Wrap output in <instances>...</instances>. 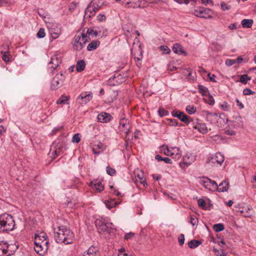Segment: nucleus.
<instances>
[{
	"label": "nucleus",
	"instance_id": "f257e3e1",
	"mask_svg": "<svg viewBox=\"0 0 256 256\" xmlns=\"http://www.w3.org/2000/svg\"><path fill=\"white\" fill-rule=\"evenodd\" d=\"M54 238L58 243L66 244H72L74 238L73 232L65 226H60L54 232Z\"/></svg>",
	"mask_w": 256,
	"mask_h": 256
},
{
	"label": "nucleus",
	"instance_id": "f03ea898",
	"mask_svg": "<svg viewBox=\"0 0 256 256\" xmlns=\"http://www.w3.org/2000/svg\"><path fill=\"white\" fill-rule=\"evenodd\" d=\"M95 224L98 233L106 236L108 234L110 236L114 232V230L112 222H108L107 218H101L96 219L95 221Z\"/></svg>",
	"mask_w": 256,
	"mask_h": 256
},
{
	"label": "nucleus",
	"instance_id": "7ed1b4c3",
	"mask_svg": "<svg viewBox=\"0 0 256 256\" xmlns=\"http://www.w3.org/2000/svg\"><path fill=\"white\" fill-rule=\"evenodd\" d=\"M15 226V222L12 216L4 214L0 216V232L12 230Z\"/></svg>",
	"mask_w": 256,
	"mask_h": 256
},
{
	"label": "nucleus",
	"instance_id": "20e7f679",
	"mask_svg": "<svg viewBox=\"0 0 256 256\" xmlns=\"http://www.w3.org/2000/svg\"><path fill=\"white\" fill-rule=\"evenodd\" d=\"M86 36L84 35V32H82L79 35H76L73 38V48L77 50L80 51L85 46L86 42H88Z\"/></svg>",
	"mask_w": 256,
	"mask_h": 256
},
{
	"label": "nucleus",
	"instance_id": "39448f33",
	"mask_svg": "<svg viewBox=\"0 0 256 256\" xmlns=\"http://www.w3.org/2000/svg\"><path fill=\"white\" fill-rule=\"evenodd\" d=\"M64 146V142L60 140H56L54 142L50 149V157L54 159L58 156L61 155L63 152Z\"/></svg>",
	"mask_w": 256,
	"mask_h": 256
},
{
	"label": "nucleus",
	"instance_id": "423d86ee",
	"mask_svg": "<svg viewBox=\"0 0 256 256\" xmlns=\"http://www.w3.org/2000/svg\"><path fill=\"white\" fill-rule=\"evenodd\" d=\"M64 74V72H60L53 78L50 84L52 90H56L63 85L66 78Z\"/></svg>",
	"mask_w": 256,
	"mask_h": 256
},
{
	"label": "nucleus",
	"instance_id": "0eeeda50",
	"mask_svg": "<svg viewBox=\"0 0 256 256\" xmlns=\"http://www.w3.org/2000/svg\"><path fill=\"white\" fill-rule=\"evenodd\" d=\"M224 160V156L220 152H216L214 156L208 158L207 164L212 166H220Z\"/></svg>",
	"mask_w": 256,
	"mask_h": 256
},
{
	"label": "nucleus",
	"instance_id": "6e6552de",
	"mask_svg": "<svg viewBox=\"0 0 256 256\" xmlns=\"http://www.w3.org/2000/svg\"><path fill=\"white\" fill-rule=\"evenodd\" d=\"M200 184L202 185L205 188L210 191L216 190L218 188V184L216 182L210 179L203 177L199 180Z\"/></svg>",
	"mask_w": 256,
	"mask_h": 256
},
{
	"label": "nucleus",
	"instance_id": "1a4fd4ad",
	"mask_svg": "<svg viewBox=\"0 0 256 256\" xmlns=\"http://www.w3.org/2000/svg\"><path fill=\"white\" fill-rule=\"evenodd\" d=\"M34 244V249L36 252L40 255H43L47 251L48 248V242H42L39 238L36 239Z\"/></svg>",
	"mask_w": 256,
	"mask_h": 256
},
{
	"label": "nucleus",
	"instance_id": "9d476101",
	"mask_svg": "<svg viewBox=\"0 0 256 256\" xmlns=\"http://www.w3.org/2000/svg\"><path fill=\"white\" fill-rule=\"evenodd\" d=\"M104 4L102 0H92L88 6L86 11L93 15Z\"/></svg>",
	"mask_w": 256,
	"mask_h": 256
},
{
	"label": "nucleus",
	"instance_id": "9b49d317",
	"mask_svg": "<svg viewBox=\"0 0 256 256\" xmlns=\"http://www.w3.org/2000/svg\"><path fill=\"white\" fill-rule=\"evenodd\" d=\"M48 28L51 37L54 40L58 38L62 34L61 28L56 24L50 23Z\"/></svg>",
	"mask_w": 256,
	"mask_h": 256
},
{
	"label": "nucleus",
	"instance_id": "f8f14e48",
	"mask_svg": "<svg viewBox=\"0 0 256 256\" xmlns=\"http://www.w3.org/2000/svg\"><path fill=\"white\" fill-rule=\"evenodd\" d=\"M61 56L60 54H54L51 58L50 62L48 64V69L50 72L52 74L54 70L61 63Z\"/></svg>",
	"mask_w": 256,
	"mask_h": 256
},
{
	"label": "nucleus",
	"instance_id": "ddd939ff",
	"mask_svg": "<svg viewBox=\"0 0 256 256\" xmlns=\"http://www.w3.org/2000/svg\"><path fill=\"white\" fill-rule=\"evenodd\" d=\"M134 174L135 178L133 179V181L136 185L140 183L145 188L148 186L144 172L142 170H136L134 171Z\"/></svg>",
	"mask_w": 256,
	"mask_h": 256
},
{
	"label": "nucleus",
	"instance_id": "4468645a",
	"mask_svg": "<svg viewBox=\"0 0 256 256\" xmlns=\"http://www.w3.org/2000/svg\"><path fill=\"white\" fill-rule=\"evenodd\" d=\"M225 116L224 114H220L219 116L214 112H208L206 115V118L208 122L212 124H215L218 122H220V120L224 119Z\"/></svg>",
	"mask_w": 256,
	"mask_h": 256
},
{
	"label": "nucleus",
	"instance_id": "2eb2a0df",
	"mask_svg": "<svg viewBox=\"0 0 256 256\" xmlns=\"http://www.w3.org/2000/svg\"><path fill=\"white\" fill-rule=\"evenodd\" d=\"M192 122V128L197 130L201 134H206L208 132V128L206 124L200 122L198 119H196L195 120H193Z\"/></svg>",
	"mask_w": 256,
	"mask_h": 256
},
{
	"label": "nucleus",
	"instance_id": "dca6fc26",
	"mask_svg": "<svg viewBox=\"0 0 256 256\" xmlns=\"http://www.w3.org/2000/svg\"><path fill=\"white\" fill-rule=\"evenodd\" d=\"M90 186L96 192H100L104 190V184L102 180H94L90 182Z\"/></svg>",
	"mask_w": 256,
	"mask_h": 256
},
{
	"label": "nucleus",
	"instance_id": "f3484780",
	"mask_svg": "<svg viewBox=\"0 0 256 256\" xmlns=\"http://www.w3.org/2000/svg\"><path fill=\"white\" fill-rule=\"evenodd\" d=\"M142 1V0H122V4L128 8H136L140 7Z\"/></svg>",
	"mask_w": 256,
	"mask_h": 256
},
{
	"label": "nucleus",
	"instance_id": "a211bd4d",
	"mask_svg": "<svg viewBox=\"0 0 256 256\" xmlns=\"http://www.w3.org/2000/svg\"><path fill=\"white\" fill-rule=\"evenodd\" d=\"M182 152L178 147L172 146L170 148V154L175 160H179L182 156Z\"/></svg>",
	"mask_w": 256,
	"mask_h": 256
},
{
	"label": "nucleus",
	"instance_id": "6ab92c4d",
	"mask_svg": "<svg viewBox=\"0 0 256 256\" xmlns=\"http://www.w3.org/2000/svg\"><path fill=\"white\" fill-rule=\"evenodd\" d=\"M6 256H10L12 254L18 249V247L16 245L13 244H8L5 242Z\"/></svg>",
	"mask_w": 256,
	"mask_h": 256
},
{
	"label": "nucleus",
	"instance_id": "aec40b11",
	"mask_svg": "<svg viewBox=\"0 0 256 256\" xmlns=\"http://www.w3.org/2000/svg\"><path fill=\"white\" fill-rule=\"evenodd\" d=\"M112 118L110 114L106 112H102L98 114L97 118L98 121L100 122H109Z\"/></svg>",
	"mask_w": 256,
	"mask_h": 256
},
{
	"label": "nucleus",
	"instance_id": "412c9836",
	"mask_svg": "<svg viewBox=\"0 0 256 256\" xmlns=\"http://www.w3.org/2000/svg\"><path fill=\"white\" fill-rule=\"evenodd\" d=\"M176 118H178L180 121L186 123V124H190L193 122L192 118L184 114L183 112H180L178 115L176 116Z\"/></svg>",
	"mask_w": 256,
	"mask_h": 256
},
{
	"label": "nucleus",
	"instance_id": "4be33fe9",
	"mask_svg": "<svg viewBox=\"0 0 256 256\" xmlns=\"http://www.w3.org/2000/svg\"><path fill=\"white\" fill-rule=\"evenodd\" d=\"M120 128L122 132L128 134L130 132L129 123L125 119L121 120L120 122Z\"/></svg>",
	"mask_w": 256,
	"mask_h": 256
},
{
	"label": "nucleus",
	"instance_id": "5701e85b",
	"mask_svg": "<svg viewBox=\"0 0 256 256\" xmlns=\"http://www.w3.org/2000/svg\"><path fill=\"white\" fill-rule=\"evenodd\" d=\"M79 98H80L82 100V102H80L82 104H86L92 100V96L90 94L84 92L81 94Z\"/></svg>",
	"mask_w": 256,
	"mask_h": 256
},
{
	"label": "nucleus",
	"instance_id": "b1692460",
	"mask_svg": "<svg viewBox=\"0 0 256 256\" xmlns=\"http://www.w3.org/2000/svg\"><path fill=\"white\" fill-rule=\"evenodd\" d=\"M172 50L175 54L180 55L182 54H184V55H186V52L184 50L182 46L178 44V43H175L173 45Z\"/></svg>",
	"mask_w": 256,
	"mask_h": 256
},
{
	"label": "nucleus",
	"instance_id": "393cba45",
	"mask_svg": "<svg viewBox=\"0 0 256 256\" xmlns=\"http://www.w3.org/2000/svg\"><path fill=\"white\" fill-rule=\"evenodd\" d=\"M84 32V35L86 36V38H88V40H90V38L96 37L98 36V32L94 31L92 29L87 28L85 32V30H84L82 32Z\"/></svg>",
	"mask_w": 256,
	"mask_h": 256
},
{
	"label": "nucleus",
	"instance_id": "a878e982",
	"mask_svg": "<svg viewBox=\"0 0 256 256\" xmlns=\"http://www.w3.org/2000/svg\"><path fill=\"white\" fill-rule=\"evenodd\" d=\"M39 238L40 242H48L47 239V235L44 232H40L38 234H35L34 238V243L36 242V239Z\"/></svg>",
	"mask_w": 256,
	"mask_h": 256
},
{
	"label": "nucleus",
	"instance_id": "bb28decb",
	"mask_svg": "<svg viewBox=\"0 0 256 256\" xmlns=\"http://www.w3.org/2000/svg\"><path fill=\"white\" fill-rule=\"evenodd\" d=\"M228 188V184L226 181H224L221 182L218 186V188L216 190L219 192H226Z\"/></svg>",
	"mask_w": 256,
	"mask_h": 256
},
{
	"label": "nucleus",
	"instance_id": "cd10ccee",
	"mask_svg": "<svg viewBox=\"0 0 256 256\" xmlns=\"http://www.w3.org/2000/svg\"><path fill=\"white\" fill-rule=\"evenodd\" d=\"M86 67V63L84 60H79L77 62L76 65V71L81 72L83 71Z\"/></svg>",
	"mask_w": 256,
	"mask_h": 256
},
{
	"label": "nucleus",
	"instance_id": "c85d7f7f",
	"mask_svg": "<svg viewBox=\"0 0 256 256\" xmlns=\"http://www.w3.org/2000/svg\"><path fill=\"white\" fill-rule=\"evenodd\" d=\"M100 42L98 40H93L87 46V50L92 51L96 50L99 46Z\"/></svg>",
	"mask_w": 256,
	"mask_h": 256
},
{
	"label": "nucleus",
	"instance_id": "c756f323",
	"mask_svg": "<svg viewBox=\"0 0 256 256\" xmlns=\"http://www.w3.org/2000/svg\"><path fill=\"white\" fill-rule=\"evenodd\" d=\"M210 10L208 8H204L199 7L195 9V15L197 16H200L202 14H206V12H210Z\"/></svg>",
	"mask_w": 256,
	"mask_h": 256
},
{
	"label": "nucleus",
	"instance_id": "7c9ffc66",
	"mask_svg": "<svg viewBox=\"0 0 256 256\" xmlns=\"http://www.w3.org/2000/svg\"><path fill=\"white\" fill-rule=\"evenodd\" d=\"M104 204L108 210H110L111 208L115 207L116 205L118 204L117 202L114 199H110L108 200H106L104 202Z\"/></svg>",
	"mask_w": 256,
	"mask_h": 256
},
{
	"label": "nucleus",
	"instance_id": "2f4dec72",
	"mask_svg": "<svg viewBox=\"0 0 256 256\" xmlns=\"http://www.w3.org/2000/svg\"><path fill=\"white\" fill-rule=\"evenodd\" d=\"M254 21L251 19H244L242 20L241 24L244 28H250L253 24Z\"/></svg>",
	"mask_w": 256,
	"mask_h": 256
},
{
	"label": "nucleus",
	"instance_id": "473e14b6",
	"mask_svg": "<svg viewBox=\"0 0 256 256\" xmlns=\"http://www.w3.org/2000/svg\"><path fill=\"white\" fill-rule=\"evenodd\" d=\"M202 244L201 242L195 240H192L188 242V246L190 248H196Z\"/></svg>",
	"mask_w": 256,
	"mask_h": 256
},
{
	"label": "nucleus",
	"instance_id": "72a5a7b5",
	"mask_svg": "<svg viewBox=\"0 0 256 256\" xmlns=\"http://www.w3.org/2000/svg\"><path fill=\"white\" fill-rule=\"evenodd\" d=\"M183 164L186 166H190L193 162L192 158H190V156H184L183 157Z\"/></svg>",
	"mask_w": 256,
	"mask_h": 256
},
{
	"label": "nucleus",
	"instance_id": "f704fd0d",
	"mask_svg": "<svg viewBox=\"0 0 256 256\" xmlns=\"http://www.w3.org/2000/svg\"><path fill=\"white\" fill-rule=\"evenodd\" d=\"M198 88L200 93L202 96L206 95L208 92V88L202 85L199 84L198 86Z\"/></svg>",
	"mask_w": 256,
	"mask_h": 256
},
{
	"label": "nucleus",
	"instance_id": "c9c22d12",
	"mask_svg": "<svg viewBox=\"0 0 256 256\" xmlns=\"http://www.w3.org/2000/svg\"><path fill=\"white\" fill-rule=\"evenodd\" d=\"M2 59L5 62H8L10 60V54L8 51L3 52L2 51Z\"/></svg>",
	"mask_w": 256,
	"mask_h": 256
},
{
	"label": "nucleus",
	"instance_id": "e433bc0d",
	"mask_svg": "<svg viewBox=\"0 0 256 256\" xmlns=\"http://www.w3.org/2000/svg\"><path fill=\"white\" fill-rule=\"evenodd\" d=\"M68 100V97L65 96H62L56 101V104H66Z\"/></svg>",
	"mask_w": 256,
	"mask_h": 256
},
{
	"label": "nucleus",
	"instance_id": "4c0bfd02",
	"mask_svg": "<svg viewBox=\"0 0 256 256\" xmlns=\"http://www.w3.org/2000/svg\"><path fill=\"white\" fill-rule=\"evenodd\" d=\"M160 151L167 156H169L170 154V148L165 144H163L160 148Z\"/></svg>",
	"mask_w": 256,
	"mask_h": 256
},
{
	"label": "nucleus",
	"instance_id": "58836bf2",
	"mask_svg": "<svg viewBox=\"0 0 256 256\" xmlns=\"http://www.w3.org/2000/svg\"><path fill=\"white\" fill-rule=\"evenodd\" d=\"M4 242L0 243V256H6V249Z\"/></svg>",
	"mask_w": 256,
	"mask_h": 256
},
{
	"label": "nucleus",
	"instance_id": "ea45409f",
	"mask_svg": "<svg viewBox=\"0 0 256 256\" xmlns=\"http://www.w3.org/2000/svg\"><path fill=\"white\" fill-rule=\"evenodd\" d=\"M251 78L248 77L247 74H242L240 76V82L244 84H246L248 80H250Z\"/></svg>",
	"mask_w": 256,
	"mask_h": 256
},
{
	"label": "nucleus",
	"instance_id": "a19ab883",
	"mask_svg": "<svg viewBox=\"0 0 256 256\" xmlns=\"http://www.w3.org/2000/svg\"><path fill=\"white\" fill-rule=\"evenodd\" d=\"M213 228L216 232H220L224 230V226L222 224H218L214 226Z\"/></svg>",
	"mask_w": 256,
	"mask_h": 256
},
{
	"label": "nucleus",
	"instance_id": "79ce46f5",
	"mask_svg": "<svg viewBox=\"0 0 256 256\" xmlns=\"http://www.w3.org/2000/svg\"><path fill=\"white\" fill-rule=\"evenodd\" d=\"M80 138H81V136L80 134H78V133L76 134L73 136L72 138V141L74 143L78 144L80 142Z\"/></svg>",
	"mask_w": 256,
	"mask_h": 256
},
{
	"label": "nucleus",
	"instance_id": "37998d69",
	"mask_svg": "<svg viewBox=\"0 0 256 256\" xmlns=\"http://www.w3.org/2000/svg\"><path fill=\"white\" fill-rule=\"evenodd\" d=\"M186 111L188 114H192L196 112V108L194 106L189 105L186 106Z\"/></svg>",
	"mask_w": 256,
	"mask_h": 256
},
{
	"label": "nucleus",
	"instance_id": "c03bdc74",
	"mask_svg": "<svg viewBox=\"0 0 256 256\" xmlns=\"http://www.w3.org/2000/svg\"><path fill=\"white\" fill-rule=\"evenodd\" d=\"M190 223L192 226H195L198 224V218L194 215H192L190 216Z\"/></svg>",
	"mask_w": 256,
	"mask_h": 256
},
{
	"label": "nucleus",
	"instance_id": "a18cd8bd",
	"mask_svg": "<svg viewBox=\"0 0 256 256\" xmlns=\"http://www.w3.org/2000/svg\"><path fill=\"white\" fill-rule=\"evenodd\" d=\"M159 48L164 54H168L170 52V50L166 46H161Z\"/></svg>",
	"mask_w": 256,
	"mask_h": 256
},
{
	"label": "nucleus",
	"instance_id": "49530a36",
	"mask_svg": "<svg viewBox=\"0 0 256 256\" xmlns=\"http://www.w3.org/2000/svg\"><path fill=\"white\" fill-rule=\"evenodd\" d=\"M221 108L224 111L230 110V105L226 102H224L220 104Z\"/></svg>",
	"mask_w": 256,
	"mask_h": 256
},
{
	"label": "nucleus",
	"instance_id": "de8ad7c7",
	"mask_svg": "<svg viewBox=\"0 0 256 256\" xmlns=\"http://www.w3.org/2000/svg\"><path fill=\"white\" fill-rule=\"evenodd\" d=\"M106 173L112 176L116 174V171L114 168L110 167V166H108L106 168Z\"/></svg>",
	"mask_w": 256,
	"mask_h": 256
},
{
	"label": "nucleus",
	"instance_id": "09e8293b",
	"mask_svg": "<svg viewBox=\"0 0 256 256\" xmlns=\"http://www.w3.org/2000/svg\"><path fill=\"white\" fill-rule=\"evenodd\" d=\"M36 35L40 38H44L46 36L44 29V28H40L38 31Z\"/></svg>",
	"mask_w": 256,
	"mask_h": 256
},
{
	"label": "nucleus",
	"instance_id": "8fccbe9b",
	"mask_svg": "<svg viewBox=\"0 0 256 256\" xmlns=\"http://www.w3.org/2000/svg\"><path fill=\"white\" fill-rule=\"evenodd\" d=\"M158 114L160 117L168 116V112L164 108H160L158 110Z\"/></svg>",
	"mask_w": 256,
	"mask_h": 256
},
{
	"label": "nucleus",
	"instance_id": "3c124183",
	"mask_svg": "<svg viewBox=\"0 0 256 256\" xmlns=\"http://www.w3.org/2000/svg\"><path fill=\"white\" fill-rule=\"evenodd\" d=\"M78 6V3L75 2H71L68 6V10L70 12H72L76 9Z\"/></svg>",
	"mask_w": 256,
	"mask_h": 256
},
{
	"label": "nucleus",
	"instance_id": "603ef678",
	"mask_svg": "<svg viewBox=\"0 0 256 256\" xmlns=\"http://www.w3.org/2000/svg\"><path fill=\"white\" fill-rule=\"evenodd\" d=\"M198 205L203 209H206V202L202 198H200L198 200Z\"/></svg>",
	"mask_w": 256,
	"mask_h": 256
},
{
	"label": "nucleus",
	"instance_id": "864d4df0",
	"mask_svg": "<svg viewBox=\"0 0 256 256\" xmlns=\"http://www.w3.org/2000/svg\"><path fill=\"white\" fill-rule=\"evenodd\" d=\"M255 94V92L252 90L250 88H244L243 90V94L245 96L252 95Z\"/></svg>",
	"mask_w": 256,
	"mask_h": 256
},
{
	"label": "nucleus",
	"instance_id": "5fc2aeb1",
	"mask_svg": "<svg viewBox=\"0 0 256 256\" xmlns=\"http://www.w3.org/2000/svg\"><path fill=\"white\" fill-rule=\"evenodd\" d=\"M184 236L183 234H180L178 238V243L180 246H182L184 242Z\"/></svg>",
	"mask_w": 256,
	"mask_h": 256
},
{
	"label": "nucleus",
	"instance_id": "6e6d98bb",
	"mask_svg": "<svg viewBox=\"0 0 256 256\" xmlns=\"http://www.w3.org/2000/svg\"><path fill=\"white\" fill-rule=\"evenodd\" d=\"M226 64L230 66L236 64L235 60L232 59H227L225 62Z\"/></svg>",
	"mask_w": 256,
	"mask_h": 256
},
{
	"label": "nucleus",
	"instance_id": "4d7b16f0",
	"mask_svg": "<svg viewBox=\"0 0 256 256\" xmlns=\"http://www.w3.org/2000/svg\"><path fill=\"white\" fill-rule=\"evenodd\" d=\"M221 8L224 10H228L230 8V6L222 2L221 3Z\"/></svg>",
	"mask_w": 256,
	"mask_h": 256
},
{
	"label": "nucleus",
	"instance_id": "13d9d810",
	"mask_svg": "<svg viewBox=\"0 0 256 256\" xmlns=\"http://www.w3.org/2000/svg\"><path fill=\"white\" fill-rule=\"evenodd\" d=\"M138 50L140 51V58H136V56L134 57V58L135 60V61L136 62V64L138 67H140V64L138 63V62L140 61L141 59L142 58V50H140V48H138Z\"/></svg>",
	"mask_w": 256,
	"mask_h": 256
},
{
	"label": "nucleus",
	"instance_id": "bf43d9fd",
	"mask_svg": "<svg viewBox=\"0 0 256 256\" xmlns=\"http://www.w3.org/2000/svg\"><path fill=\"white\" fill-rule=\"evenodd\" d=\"M168 120L170 122L169 124L171 126H176L178 125V121L175 119H168Z\"/></svg>",
	"mask_w": 256,
	"mask_h": 256
},
{
	"label": "nucleus",
	"instance_id": "052dcab7",
	"mask_svg": "<svg viewBox=\"0 0 256 256\" xmlns=\"http://www.w3.org/2000/svg\"><path fill=\"white\" fill-rule=\"evenodd\" d=\"M119 254L118 256H131L130 255H128L127 254L125 253V250L124 248H120L118 250Z\"/></svg>",
	"mask_w": 256,
	"mask_h": 256
},
{
	"label": "nucleus",
	"instance_id": "680f3d73",
	"mask_svg": "<svg viewBox=\"0 0 256 256\" xmlns=\"http://www.w3.org/2000/svg\"><path fill=\"white\" fill-rule=\"evenodd\" d=\"M135 235L134 233L133 232H128L124 236V239L128 240V239H131L132 238H133Z\"/></svg>",
	"mask_w": 256,
	"mask_h": 256
},
{
	"label": "nucleus",
	"instance_id": "e2e57ef3",
	"mask_svg": "<svg viewBox=\"0 0 256 256\" xmlns=\"http://www.w3.org/2000/svg\"><path fill=\"white\" fill-rule=\"evenodd\" d=\"M208 77L210 81L212 82H216V80H215L216 76L214 74H211L210 73H208Z\"/></svg>",
	"mask_w": 256,
	"mask_h": 256
},
{
	"label": "nucleus",
	"instance_id": "0e129e2a",
	"mask_svg": "<svg viewBox=\"0 0 256 256\" xmlns=\"http://www.w3.org/2000/svg\"><path fill=\"white\" fill-rule=\"evenodd\" d=\"M236 101L237 106L239 107L240 109L241 110L244 108L243 104L240 102V100L236 98Z\"/></svg>",
	"mask_w": 256,
	"mask_h": 256
},
{
	"label": "nucleus",
	"instance_id": "69168bd1",
	"mask_svg": "<svg viewBox=\"0 0 256 256\" xmlns=\"http://www.w3.org/2000/svg\"><path fill=\"white\" fill-rule=\"evenodd\" d=\"M162 161H164L166 164H172V160L168 157L164 158Z\"/></svg>",
	"mask_w": 256,
	"mask_h": 256
},
{
	"label": "nucleus",
	"instance_id": "338daca9",
	"mask_svg": "<svg viewBox=\"0 0 256 256\" xmlns=\"http://www.w3.org/2000/svg\"><path fill=\"white\" fill-rule=\"evenodd\" d=\"M209 98V100H208V104L211 106H212L213 104H214V98L212 97V96H210L208 98Z\"/></svg>",
	"mask_w": 256,
	"mask_h": 256
},
{
	"label": "nucleus",
	"instance_id": "774afa93",
	"mask_svg": "<svg viewBox=\"0 0 256 256\" xmlns=\"http://www.w3.org/2000/svg\"><path fill=\"white\" fill-rule=\"evenodd\" d=\"M208 12H206V14H201L200 17L202 18H211L212 16L208 14Z\"/></svg>",
	"mask_w": 256,
	"mask_h": 256
}]
</instances>
